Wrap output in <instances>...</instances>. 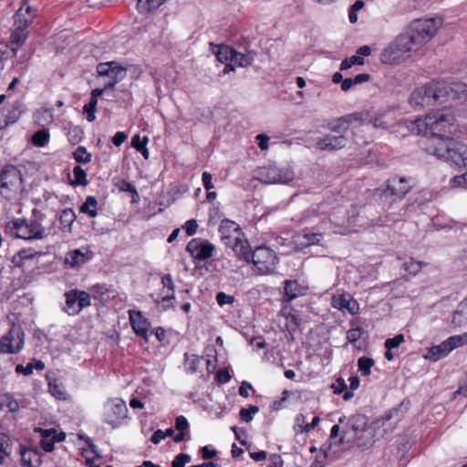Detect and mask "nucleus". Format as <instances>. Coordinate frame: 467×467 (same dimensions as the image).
I'll use <instances>...</instances> for the list:
<instances>
[{
	"mask_svg": "<svg viewBox=\"0 0 467 467\" xmlns=\"http://www.w3.org/2000/svg\"><path fill=\"white\" fill-rule=\"evenodd\" d=\"M36 120L41 126L53 121V110L51 109H41L36 113Z\"/></svg>",
	"mask_w": 467,
	"mask_h": 467,
	"instance_id": "obj_43",
	"label": "nucleus"
},
{
	"mask_svg": "<svg viewBox=\"0 0 467 467\" xmlns=\"http://www.w3.org/2000/svg\"><path fill=\"white\" fill-rule=\"evenodd\" d=\"M348 424L350 426L351 430V434L348 439V442H350L368 427V418L364 414H354L349 417Z\"/></svg>",
	"mask_w": 467,
	"mask_h": 467,
	"instance_id": "obj_18",
	"label": "nucleus"
},
{
	"mask_svg": "<svg viewBox=\"0 0 467 467\" xmlns=\"http://www.w3.org/2000/svg\"><path fill=\"white\" fill-rule=\"evenodd\" d=\"M104 420L112 427H117L127 417L128 408L126 402L119 398L109 400L104 406Z\"/></svg>",
	"mask_w": 467,
	"mask_h": 467,
	"instance_id": "obj_13",
	"label": "nucleus"
},
{
	"mask_svg": "<svg viewBox=\"0 0 467 467\" xmlns=\"http://www.w3.org/2000/svg\"><path fill=\"white\" fill-rule=\"evenodd\" d=\"M332 306L341 311H348L351 315H355L358 310V302L350 296H333Z\"/></svg>",
	"mask_w": 467,
	"mask_h": 467,
	"instance_id": "obj_19",
	"label": "nucleus"
},
{
	"mask_svg": "<svg viewBox=\"0 0 467 467\" xmlns=\"http://www.w3.org/2000/svg\"><path fill=\"white\" fill-rule=\"evenodd\" d=\"M74 180L71 184L74 186H86L88 184L87 173L80 166H75L73 169Z\"/></svg>",
	"mask_w": 467,
	"mask_h": 467,
	"instance_id": "obj_47",
	"label": "nucleus"
},
{
	"mask_svg": "<svg viewBox=\"0 0 467 467\" xmlns=\"http://www.w3.org/2000/svg\"><path fill=\"white\" fill-rule=\"evenodd\" d=\"M430 153L458 170H467V145L454 140H439Z\"/></svg>",
	"mask_w": 467,
	"mask_h": 467,
	"instance_id": "obj_4",
	"label": "nucleus"
},
{
	"mask_svg": "<svg viewBox=\"0 0 467 467\" xmlns=\"http://www.w3.org/2000/svg\"><path fill=\"white\" fill-rule=\"evenodd\" d=\"M401 406L402 404H400L394 408L389 409V410L385 411V413L377 420L373 422L376 427H379L381 425H384L385 422L396 418L400 419L402 413H401Z\"/></svg>",
	"mask_w": 467,
	"mask_h": 467,
	"instance_id": "obj_35",
	"label": "nucleus"
},
{
	"mask_svg": "<svg viewBox=\"0 0 467 467\" xmlns=\"http://www.w3.org/2000/svg\"><path fill=\"white\" fill-rule=\"evenodd\" d=\"M188 236H192L196 234L198 223L194 219L188 220L182 226Z\"/></svg>",
	"mask_w": 467,
	"mask_h": 467,
	"instance_id": "obj_61",
	"label": "nucleus"
},
{
	"mask_svg": "<svg viewBox=\"0 0 467 467\" xmlns=\"http://www.w3.org/2000/svg\"><path fill=\"white\" fill-rule=\"evenodd\" d=\"M348 142V140L344 134H327L325 137L317 140L316 148L319 150L334 151L345 148Z\"/></svg>",
	"mask_w": 467,
	"mask_h": 467,
	"instance_id": "obj_16",
	"label": "nucleus"
},
{
	"mask_svg": "<svg viewBox=\"0 0 467 467\" xmlns=\"http://www.w3.org/2000/svg\"><path fill=\"white\" fill-rule=\"evenodd\" d=\"M362 334H363V329L360 327H358L355 328H350L347 332V339L349 343L354 344L361 337Z\"/></svg>",
	"mask_w": 467,
	"mask_h": 467,
	"instance_id": "obj_57",
	"label": "nucleus"
},
{
	"mask_svg": "<svg viewBox=\"0 0 467 467\" xmlns=\"http://www.w3.org/2000/svg\"><path fill=\"white\" fill-rule=\"evenodd\" d=\"M97 72L100 77L109 78L105 83V89L112 88L117 83L125 78L127 68L119 66L116 61L99 63L97 67Z\"/></svg>",
	"mask_w": 467,
	"mask_h": 467,
	"instance_id": "obj_14",
	"label": "nucleus"
},
{
	"mask_svg": "<svg viewBox=\"0 0 467 467\" xmlns=\"http://www.w3.org/2000/svg\"><path fill=\"white\" fill-rule=\"evenodd\" d=\"M295 178V172L288 166L279 167L271 164L262 167L258 171V180L264 183H288Z\"/></svg>",
	"mask_w": 467,
	"mask_h": 467,
	"instance_id": "obj_9",
	"label": "nucleus"
},
{
	"mask_svg": "<svg viewBox=\"0 0 467 467\" xmlns=\"http://www.w3.org/2000/svg\"><path fill=\"white\" fill-rule=\"evenodd\" d=\"M49 131L47 129L37 130L32 137V142L35 146L43 147L49 140Z\"/></svg>",
	"mask_w": 467,
	"mask_h": 467,
	"instance_id": "obj_44",
	"label": "nucleus"
},
{
	"mask_svg": "<svg viewBox=\"0 0 467 467\" xmlns=\"http://www.w3.org/2000/svg\"><path fill=\"white\" fill-rule=\"evenodd\" d=\"M118 188L121 192H130L135 196H138L136 188L128 181L121 180L117 184Z\"/></svg>",
	"mask_w": 467,
	"mask_h": 467,
	"instance_id": "obj_58",
	"label": "nucleus"
},
{
	"mask_svg": "<svg viewBox=\"0 0 467 467\" xmlns=\"http://www.w3.org/2000/svg\"><path fill=\"white\" fill-rule=\"evenodd\" d=\"M75 220H76V214H75V212L73 211V209L67 208L61 212L59 221H60L62 227H64V228L70 227L73 224V223L75 222Z\"/></svg>",
	"mask_w": 467,
	"mask_h": 467,
	"instance_id": "obj_46",
	"label": "nucleus"
},
{
	"mask_svg": "<svg viewBox=\"0 0 467 467\" xmlns=\"http://www.w3.org/2000/svg\"><path fill=\"white\" fill-rule=\"evenodd\" d=\"M345 128L346 130H349L351 127L357 128L363 124V113L361 112H353L343 116Z\"/></svg>",
	"mask_w": 467,
	"mask_h": 467,
	"instance_id": "obj_39",
	"label": "nucleus"
},
{
	"mask_svg": "<svg viewBox=\"0 0 467 467\" xmlns=\"http://www.w3.org/2000/svg\"><path fill=\"white\" fill-rule=\"evenodd\" d=\"M83 130L78 126H71L68 128L67 130V138L70 143L72 144H78L83 139Z\"/></svg>",
	"mask_w": 467,
	"mask_h": 467,
	"instance_id": "obj_51",
	"label": "nucleus"
},
{
	"mask_svg": "<svg viewBox=\"0 0 467 467\" xmlns=\"http://www.w3.org/2000/svg\"><path fill=\"white\" fill-rule=\"evenodd\" d=\"M130 323L134 332L142 337H147V332L150 327V323L146 318H144L140 312H137L136 314H130Z\"/></svg>",
	"mask_w": 467,
	"mask_h": 467,
	"instance_id": "obj_24",
	"label": "nucleus"
},
{
	"mask_svg": "<svg viewBox=\"0 0 467 467\" xmlns=\"http://www.w3.org/2000/svg\"><path fill=\"white\" fill-rule=\"evenodd\" d=\"M98 201L94 196L88 195L86 197L85 202L79 207L80 213L88 214L90 218L98 215Z\"/></svg>",
	"mask_w": 467,
	"mask_h": 467,
	"instance_id": "obj_36",
	"label": "nucleus"
},
{
	"mask_svg": "<svg viewBox=\"0 0 467 467\" xmlns=\"http://www.w3.org/2000/svg\"><path fill=\"white\" fill-rule=\"evenodd\" d=\"M165 0H137V9L141 14L156 10Z\"/></svg>",
	"mask_w": 467,
	"mask_h": 467,
	"instance_id": "obj_38",
	"label": "nucleus"
},
{
	"mask_svg": "<svg viewBox=\"0 0 467 467\" xmlns=\"http://www.w3.org/2000/svg\"><path fill=\"white\" fill-rule=\"evenodd\" d=\"M5 233L14 238L41 240L45 237V227L36 220L16 218L5 224Z\"/></svg>",
	"mask_w": 467,
	"mask_h": 467,
	"instance_id": "obj_5",
	"label": "nucleus"
},
{
	"mask_svg": "<svg viewBox=\"0 0 467 467\" xmlns=\"http://www.w3.org/2000/svg\"><path fill=\"white\" fill-rule=\"evenodd\" d=\"M331 449V445L328 448H325V445L321 448V451H324L323 459H320L318 456L312 462L311 467H325L326 466V459L329 456V451Z\"/></svg>",
	"mask_w": 467,
	"mask_h": 467,
	"instance_id": "obj_59",
	"label": "nucleus"
},
{
	"mask_svg": "<svg viewBox=\"0 0 467 467\" xmlns=\"http://www.w3.org/2000/svg\"><path fill=\"white\" fill-rule=\"evenodd\" d=\"M284 461L281 455L277 453L271 454L269 457V465L268 467H283Z\"/></svg>",
	"mask_w": 467,
	"mask_h": 467,
	"instance_id": "obj_64",
	"label": "nucleus"
},
{
	"mask_svg": "<svg viewBox=\"0 0 467 467\" xmlns=\"http://www.w3.org/2000/svg\"><path fill=\"white\" fill-rule=\"evenodd\" d=\"M441 23V18L415 19L400 35L417 51L436 35Z\"/></svg>",
	"mask_w": 467,
	"mask_h": 467,
	"instance_id": "obj_3",
	"label": "nucleus"
},
{
	"mask_svg": "<svg viewBox=\"0 0 467 467\" xmlns=\"http://www.w3.org/2000/svg\"><path fill=\"white\" fill-rule=\"evenodd\" d=\"M424 263L421 261H416L413 258H410L402 265V269L408 272L410 275H416L422 268Z\"/></svg>",
	"mask_w": 467,
	"mask_h": 467,
	"instance_id": "obj_42",
	"label": "nucleus"
},
{
	"mask_svg": "<svg viewBox=\"0 0 467 467\" xmlns=\"http://www.w3.org/2000/svg\"><path fill=\"white\" fill-rule=\"evenodd\" d=\"M450 183L452 187L467 185V171L451 178Z\"/></svg>",
	"mask_w": 467,
	"mask_h": 467,
	"instance_id": "obj_63",
	"label": "nucleus"
},
{
	"mask_svg": "<svg viewBox=\"0 0 467 467\" xmlns=\"http://www.w3.org/2000/svg\"><path fill=\"white\" fill-rule=\"evenodd\" d=\"M252 262L262 275L273 274L278 264L275 253L266 247L259 246L252 253Z\"/></svg>",
	"mask_w": 467,
	"mask_h": 467,
	"instance_id": "obj_10",
	"label": "nucleus"
},
{
	"mask_svg": "<svg viewBox=\"0 0 467 467\" xmlns=\"http://www.w3.org/2000/svg\"><path fill=\"white\" fill-rule=\"evenodd\" d=\"M88 260L87 254L79 249L71 250L65 255V264L71 268L79 267Z\"/></svg>",
	"mask_w": 467,
	"mask_h": 467,
	"instance_id": "obj_25",
	"label": "nucleus"
},
{
	"mask_svg": "<svg viewBox=\"0 0 467 467\" xmlns=\"http://www.w3.org/2000/svg\"><path fill=\"white\" fill-rule=\"evenodd\" d=\"M450 352L451 351L447 345V341L444 340L441 344L430 348L427 353L424 355V358L428 360L436 362L445 358Z\"/></svg>",
	"mask_w": 467,
	"mask_h": 467,
	"instance_id": "obj_23",
	"label": "nucleus"
},
{
	"mask_svg": "<svg viewBox=\"0 0 467 467\" xmlns=\"http://www.w3.org/2000/svg\"><path fill=\"white\" fill-rule=\"evenodd\" d=\"M219 232L221 233L222 239L223 240L231 238V234L233 233L241 232V228L235 222L229 219H223L221 222Z\"/></svg>",
	"mask_w": 467,
	"mask_h": 467,
	"instance_id": "obj_33",
	"label": "nucleus"
},
{
	"mask_svg": "<svg viewBox=\"0 0 467 467\" xmlns=\"http://www.w3.org/2000/svg\"><path fill=\"white\" fill-rule=\"evenodd\" d=\"M189 428L187 419L182 415L177 416V443L191 439Z\"/></svg>",
	"mask_w": 467,
	"mask_h": 467,
	"instance_id": "obj_32",
	"label": "nucleus"
},
{
	"mask_svg": "<svg viewBox=\"0 0 467 467\" xmlns=\"http://www.w3.org/2000/svg\"><path fill=\"white\" fill-rule=\"evenodd\" d=\"M26 194V185L21 170L12 164L0 171V196L10 203L20 202Z\"/></svg>",
	"mask_w": 467,
	"mask_h": 467,
	"instance_id": "obj_2",
	"label": "nucleus"
},
{
	"mask_svg": "<svg viewBox=\"0 0 467 467\" xmlns=\"http://www.w3.org/2000/svg\"><path fill=\"white\" fill-rule=\"evenodd\" d=\"M327 129L332 132L345 133L347 131V130L345 128L343 116L337 118L333 121L329 122L327 125Z\"/></svg>",
	"mask_w": 467,
	"mask_h": 467,
	"instance_id": "obj_52",
	"label": "nucleus"
},
{
	"mask_svg": "<svg viewBox=\"0 0 467 467\" xmlns=\"http://www.w3.org/2000/svg\"><path fill=\"white\" fill-rule=\"evenodd\" d=\"M404 341H405L404 335L399 334V335H396L394 337L388 338L385 341L384 346H385L386 349H393V348H399L400 345L401 343H403Z\"/></svg>",
	"mask_w": 467,
	"mask_h": 467,
	"instance_id": "obj_54",
	"label": "nucleus"
},
{
	"mask_svg": "<svg viewBox=\"0 0 467 467\" xmlns=\"http://www.w3.org/2000/svg\"><path fill=\"white\" fill-rule=\"evenodd\" d=\"M199 363H200V358L197 355L185 354L183 367H184V369L186 370V372H188V373L196 372Z\"/></svg>",
	"mask_w": 467,
	"mask_h": 467,
	"instance_id": "obj_48",
	"label": "nucleus"
},
{
	"mask_svg": "<svg viewBox=\"0 0 467 467\" xmlns=\"http://www.w3.org/2000/svg\"><path fill=\"white\" fill-rule=\"evenodd\" d=\"M306 293V288L299 285L296 280H285L284 282V298L286 302H290L299 296Z\"/></svg>",
	"mask_w": 467,
	"mask_h": 467,
	"instance_id": "obj_20",
	"label": "nucleus"
},
{
	"mask_svg": "<svg viewBox=\"0 0 467 467\" xmlns=\"http://www.w3.org/2000/svg\"><path fill=\"white\" fill-rule=\"evenodd\" d=\"M410 189L411 186L405 178L395 176L389 179L384 186L378 189V192L381 199L397 202L401 201Z\"/></svg>",
	"mask_w": 467,
	"mask_h": 467,
	"instance_id": "obj_8",
	"label": "nucleus"
},
{
	"mask_svg": "<svg viewBox=\"0 0 467 467\" xmlns=\"http://www.w3.org/2000/svg\"><path fill=\"white\" fill-rule=\"evenodd\" d=\"M454 120V117L451 114L440 113L438 115L432 116V120L430 122V134L431 135L432 139L431 140V144L427 148L429 152L430 149L434 146L437 140H452L451 135H452L456 130Z\"/></svg>",
	"mask_w": 467,
	"mask_h": 467,
	"instance_id": "obj_6",
	"label": "nucleus"
},
{
	"mask_svg": "<svg viewBox=\"0 0 467 467\" xmlns=\"http://www.w3.org/2000/svg\"><path fill=\"white\" fill-rule=\"evenodd\" d=\"M161 284L163 285V288H167L170 294L168 293L167 295L162 296L161 298L155 299V302L162 308H165V303L171 302L174 298V286L172 276L170 274L164 275L161 277Z\"/></svg>",
	"mask_w": 467,
	"mask_h": 467,
	"instance_id": "obj_27",
	"label": "nucleus"
},
{
	"mask_svg": "<svg viewBox=\"0 0 467 467\" xmlns=\"http://www.w3.org/2000/svg\"><path fill=\"white\" fill-rule=\"evenodd\" d=\"M22 113V104L18 101L5 108L2 113V121L4 126L16 123Z\"/></svg>",
	"mask_w": 467,
	"mask_h": 467,
	"instance_id": "obj_21",
	"label": "nucleus"
},
{
	"mask_svg": "<svg viewBox=\"0 0 467 467\" xmlns=\"http://www.w3.org/2000/svg\"><path fill=\"white\" fill-rule=\"evenodd\" d=\"M98 101L95 99H90L89 102L86 104L83 108L84 113H86L87 119L91 122L96 119V107H97Z\"/></svg>",
	"mask_w": 467,
	"mask_h": 467,
	"instance_id": "obj_53",
	"label": "nucleus"
},
{
	"mask_svg": "<svg viewBox=\"0 0 467 467\" xmlns=\"http://www.w3.org/2000/svg\"><path fill=\"white\" fill-rule=\"evenodd\" d=\"M216 301L219 306L232 305L234 302V297L223 292H219L216 295Z\"/></svg>",
	"mask_w": 467,
	"mask_h": 467,
	"instance_id": "obj_60",
	"label": "nucleus"
},
{
	"mask_svg": "<svg viewBox=\"0 0 467 467\" xmlns=\"http://www.w3.org/2000/svg\"><path fill=\"white\" fill-rule=\"evenodd\" d=\"M467 99V85L462 82L431 81L413 90L409 103L415 110L442 105L450 100Z\"/></svg>",
	"mask_w": 467,
	"mask_h": 467,
	"instance_id": "obj_1",
	"label": "nucleus"
},
{
	"mask_svg": "<svg viewBox=\"0 0 467 467\" xmlns=\"http://www.w3.org/2000/svg\"><path fill=\"white\" fill-rule=\"evenodd\" d=\"M74 159L78 163L87 164L91 161V154L83 146H78L73 152Z\"/></svg>",
	"mask_w": 467,
	"mask_h": 467,
	"instance_id": "obj_50",
	"label": "nucleus"
},
{
	"mask_svg": "<svg viewBox=\"0 0 467 467\" xmlns=\"http://www.w3.org/2000/svg\"><path fill=\"white\" fill-rule=\"evenodd\" d=\"M14 26L16 29H22L23 31H27V28L31 23L28 19L25 18V15L23 13V8H19L15 16Z\"/></svg>",
	"mask_w": 467,
	"mask_h": 467,
	"instance_id": "obj_45",
	"label": "nucleus"
},
{
	"mask_svg": "<svg viewBox=\"0 0 467 467\" xmlns=\"http://www.w3.org/2000/svg\"><path fill=\"white\" fill-rule=\"evenodd\" d=\"M386 115L383 113L378 114L369 119V123L375 128L387 129L388 122L385 120Z\"/></svg>",
	"mask_w": 467,
	"mask_h": 467,
	"instance_id": "obj_55",
	"label": "nucleus"
},
{
	"mask_svg": "<svg viewBox=\"0 0 467 467\" xmlns=\"http://www.w3.org/2000/svg\"><path fill=\"white\" fill-rule=\"evenodd\" d=\"M412 52H414L412 47L400 34L392 43L382 50L379 59L383 64H399L408 58Z\"/></svg>",
	"mask_w": 467,
	"mask_h": 467,
	"instance_id": "obj_7",
	"label": "nucleus"
},
{
	"mask_svg": "<svg viewBox=\"0 0 467 467\" xmlns=\"http://www.w3.org/2000/svg\"><path fill=\"white\" fill-rule=\"evenodd\" d=\"M255 53L248 52L246 54H243L234 50V54L232 57V61L235 66L239 67H247L250 66L254 59Z\"/></svg>",
	"mask_w": 467,
	"mask_h": 467,
	"instance_id": "obj_37",
	"label": "nucleus"
},
{
	"mask_svg": "<svg viewBox=\"0 0 467 467\" xmlns=\"http://www.w3.org/2000/svg\"><path fill=\"white\" fill-rule=\"evenodd\" d=\"M28 37V31L14 29L10 36V49L16 55Z\"/></svg>",
	"mask_w": 467,
	"mask_h": 467,
	"instance_id": "obj_30",
	"label": "nucleus"
},
{
	"mask_svg": "<svg viewBox=\"0 0 467 467\" xmlns=\"http://www.w3.org/2000/svg\"><path fill=\"white\" fill-rule=\"evenodd\" d=\"M186 251L192 257L195 265L200 267L202 263L213 256L216 248L206 239L193 238L187 244Z\"/></svg>",
	"mask_w": 467,
	"mask_h": 467,
	"instance_id": "obj_11",
	"label": "nucleus"
},
{
	"mask_svg": "<svg viewBox=\"0 0 467 467\" xmlns=\"http://www.w3.org/2000/svg\"><path fill=\"white\" fill-rule=\"evenodd\" d=\"M25 333L20 326L13 325L0 339V353L16 354L24 347Z\"/></svg>",
	"mask_w": 467,
	"mask_h": 467,
	"instance_id": "obj_12",
	"label": "nucleus"
},
{
	"mask_svg": "<svg viewBox=\"0 0 467 467\" xmlns=\"http://www.w3.org/2000/svg\"><path fill=\"white\" fill-rule=\"evenodd\" d=\"M148 141V137H140L139 134H136L131 139V146L139 151L143 150Z\"/></svg>",
	"mask_w": 467,
	"mask_h": 467,
	"instance_id": "obj_56",
	"label": "nucleus"
},
{
	"mask_svg": "<svg viewBox=\"0 0 467 467\" xmlns=\"http://www.w3.org/2000/svg\"><path fill=\"white\" fill-rule=\"evenodd\" d=\"M21 462L25 467H38L41 463V456L37 449L26 448L21 450Z\"/></svg>",
	"mask_w": 467,
	"mask_h": 467,
	"instance_id": "obj_22",
	"label": "nucleus"
},
{
	"mask_svg": "<svg viewBox=\"0 0 467 467\" xmlns=\"http://www.w3.org/2000/svg\"><path fill=\"white\" fill-rule=\"evenodd\" d=\"M285 328L288 331V333L292 336L294 332H296L300 325H301V319L298 317L296 311L292 310L285 316Z\"/></svg>",
	"mask_w": 467,
	"mask_h": 467,
	"instance_id": "obj_40",
	"label": "nucleus"
},
{
	"mask_svg": "<svg viewBox=\"0 0 467 467\" xmlns=\"http://www.w3.org/2000/svg\"><path fill=\"white\" fill-rule=\"evenodd\" d=\"M233 250L238 258L247 263L252 259L251 247L246 240H241L239 237H235Z\"/></svg>",
	"mask_w": 467,
	"mask_h": 467,
	"instance_id": "obj_26",
	"label": "nucleus"
},
{
	"mask_svg": "<svg viewBox=\"0 0 467 467\" xmlns=\"http://www.w3.org/2000/svg\"><path fill=\"white\" fill-rule=\"evenodd\" d=\"M373 431L368 427L365 431H362L351 442H356L357 446L362 450L370 448L374 444Z\"/></svg>",
	"mask_w": 467,
	"mask_h": 467,
	"instance_id": "obj_31",
	"label": "nucleus"
},
{
	"mask_svg": "<svg viewBox=\"0 0 467 467\" xmlns=\"http://www.w3.org/2000/svg\"><path fill=\"white\" fill-rule=\"evenodd\" d=\"M452 323L458 326L467 323V297L458 305L453 313Z\"/></svg>",
	"mask_w": 467,
	"mask_h": 467,
	"instance_id": "obj_34",
	"label": "nucleus"
},
{
	"mask_svg": "<svg viewBox=\"0 0 467 467\" xmlns=\"http://www.w3.org/2000/svg\"><path fill=\"white\" fill-rule=\"evenodd\" d=\"M65 311L68 315H78L84 307L90 306V296L85 291L73 289L65 294Z\"/></svg>",
	"mask_w": 467,
	"mask_h": 467,
	"instance_id": "obj_15",
	"label": "nucleus"
},
{
	"mask_svg": "<svg viewBox=\"0 0 467 467\" xmlns=\"http://www.w3.org/2000/svg\"><path fill=\"white\" fill-rule=\"evenodd\" d=\"M451 351L467 344V332L462 335L451 336L446 339Z\"/></svg>",
	"mask_w": 467,
	"mask_h": 467,
	"instance_id": "obj_49",
	"label": "nucleus"
},
{
	"mask_svg": "<svg viewBox=\"0 0 467 467\" xmlns=\"http://www.w3.org/2000/svg\"><path fill=\"white\" fill-rule=\"evenodd\" d=\"M35 431L38 432L40 434L41 447L47 452H50L53 451L55 442L62 441L66 438V434L64 432L57 433V431L53 428H51V429L36 428Z\"/></svg>",
	"mask_w": 467,
	"mask_h": 467,
	"instance_id": "obj_17",
	"label": "nucleus"
},
{
	"mask_svg": "<svg viewBox=\"0 0 467 467\" xmlns=\"http://www.w3.org/2000/svg\"><path fill=\"white\" fill-rule=\"evenodd\" d=\"M375 361L368 357H360L358 359V368L361 376H368L371 373V368L374 366Z\"/></svg>",
	"mask_w": 467,
	"mask_h": 467,
	"instance_id": "obj_41",
	"label": "nucleus"
},
{
	"mask_svg": "<svg viewBox=\"0 0 467 467\" xmlns=\"http://www.w3.org/2000/svg\"><path fill=\"white\" fill-rule=\"evenodd\" d=\"M212 52L215 55L218 61L221 63H226L228 61H232V57L234 54L233 48L229 47L226 45H214L211 43Z\"/></svg>",
	"mask_w": 467,
	"mask_h": 467,
	"instance_id": "obj_29",
	"label": "nucleus"
},
{
	"mask_svg": "<svg viewBox=\"0 0 467 467\" xmlns=\"http://www.w3.org/2000/svg\"><path fill=\"white\" fill-rule=\"evenodd\" d=\"M8 449L9 444L6 437H0V463H2L3 460L9 454Z\"/></svg>",
	"mask_w": 467,
	"mask_h": 467,
	"instance_id": "obj_62",
	"label": "nucleus"
},
{
	"mask_svg": "<svg viewBox=\"0 0 467 467\" xmlns=\"http://www.w3.org/2000/svg\"><path fill=\"white\" fill-rule=\"evenodd\" d=\"M432 116H427L424 119H417L409 125L410 130L416 135H427L431 133V121Z\"/></svg>",
	"mask_w": 467,
	"mask_h": 467,
	"instance_id": "obj_28",
	"label": "nucleus"
}]
</instances>
